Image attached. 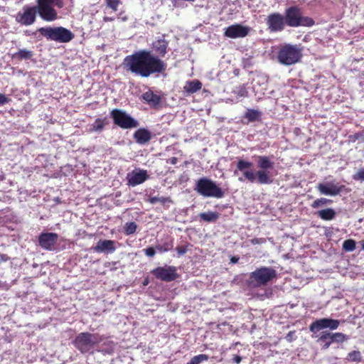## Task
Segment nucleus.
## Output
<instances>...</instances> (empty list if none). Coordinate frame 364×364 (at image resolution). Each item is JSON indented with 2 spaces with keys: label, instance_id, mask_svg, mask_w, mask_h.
<instances>
[{
  "label": "nucleus",
  "instance_id": "nucleus-1",
  "mask_svg": "<svg viewBox=\"0 0 364 364\" xmlns=\"http://www.w3.org/2000/svg\"><path fill=\"white\" fill-rule=\"evenodd\" d=\"M122 66L125 70L141 77L162 74L167 68L165 61L145 49L126 56L122 62Z\"/></svg>",
  "mask_w": 364,
  "mask_h": 364
},
{
  "label": "nucleus",
  "instance_id": "nucleus-2",
  "mask_svg": "<svg viewBox=\"0 0 364 364\" xmlns=\"http://www.w3.org/2000/svg\"><path fill=\"white\" fill-rule=\"evenodd\" d=\"M104 336L99 333L81 332L78 333L72 343L82 354H93L95 348L103 341Z\"/></svg>",
  "mask_w": 364,
  "mask_h": 364
},
{
  "label": "nucleus",
  "instance_id": "nucleus-3",
  "mask_svg": "<svg viewBox=\"0 0 364 364\" xmlns=\"http://www.w3.org/2000/svg\"><path fill=\"white\" fill-rule=\"evenodd\" d=\"M284 19L287 26L296 28L299 26L310 27L314 25L312 18L303 16L301 8L297 6H291L285 9Z\"/></svg>",
  "mask_w": 364,
  "mask_h": 364
},
{
  "label": "nucleus",
  "instance_id": "nucleus-4",
  "mask_svg": "<svg viewBox=\"0 0 364 364\" xmlns=\"http://www.w3.org/2000/svg\"><path fill=\"white\" fill-rule=\"evenodd\" d=\"M194 190L198 194L206 198H221L225 196L222 188L215 182L206 177L200 178L197 181Z\"/></svg>",
  "mask_w": 364,
  "mask_h": 364
},
{
  "label": "nucleus",
  "instance_id": "nucleus-5",
  "mask_svg": "<svg viewBox=\"0 0 364 364\" xmlns=\"http://www.w3.org/2000/svg\"><path fill=\"white\" fill-rule=\"evenodd\" d=\"M38 32L48 40L60 43H68L72 41L75 35L68 29L60 27H42Z\"/></svg>",
  "mask_w": 364,
  "mask_h": 364
},
{
  "label": "nucleus",
  "instance_id": "nucleus-6",
  "mask_svg": "<svg viewBox=\"0 0 364 364\" xmlns=\"http://www.w3.org/2000/svg\"><path fill=\"white\" fill-rule=\"evenodd\" d=\"M276 277L277 272L275 269L272 267H262L250 273L249 285L252 287L264 286Z\"/></svg>",
  "mask_w": 364,
  "mask_h": 364
},
{
  "label": "nucleus",
  "instance_id": "nucleus-7",
  "mask_svg": "<svg viewBox=\"0 0 364 364\" xmlns=\"http://www.w3.org/2000/svg\"><path fill=\"white\" fill-rule=\"evenodd\" d=\"M257 166L259 169L256 171L257 182L259 184H271L273 179L269 170L273 168L274 162L271 161L269 156H258Z\"/></svg>",
  "mask_w": 364,
  "mask_h": 364
},
{
  "label": "nucleus",
  "instance_id": "nucleus-8",
  "mask_svg": "<svg viewBox=\"0 0 364 364\" xmlns=\"http://www.w3.org/2000/svg\"><path fill=\"white\" fill-rule=\"evenodd\" d=\"M302 57L301 50L296 46L285 45L278 51L277 59L284 65H291L296 63Z\"/></svg>",
  "mask_w": 364,
  "mask_h": 364
},
{
  "label": "nucleus",
  "instance_id": "nucleus-9",
  "mask_svg": "<svg viewBox=\"0 0 364 364\" xmlns=\"http://www.w3.org/2000/svg\"><path fill=\"white\" fill-rule=\"evenodd\" d=\"M110 117L114 124L122 129H131L136 128L139 125L136 119L123 109H113L110 112Z\"/></svg>",
  "mask_w": 364,
  "mask_h": 364
},
{
  "label": "nucleus",
  "instance_id": "nucleus-10",
  "mask_svg": "<svg viewBox=\"0 0 364 364\" xmlns=\"http://www.w3.org/2000/svg\"><path fill=\"white\" fill-rule=\"evenodd\" d=\"M253 166L252 162L239 159L237 161L236 169L234 171V174L236 175L237 171L242 173L243 177H240V181H248L250 183L257 181V173L252 169Z\"/></svg>",
  "mask_w": 364,
  "mask_h": 364
},
{
  "label": "nucleus",
  "instance_id": "nucleus-11",
  "mask_svg": "<svg viewBox=\"0 0 364 364\" xmlns=\"http://www.w3.org/2000/svg\"><path fill=\"white\" fill-rule=\"evenodd\" d=\"M151 273L157 279L163 282H171L175 281L179 277L177 273V269L175 266L158 267L153 270Z\"/></svg>",
  "mask_w": 364,
  "mask_h": 364
},
{
  "label": "nucleus",
  "instance_id": "nucleus-12",
  "mask_svg": "<svg viewBox=\"0 0 364 364\" xmlns=\"http://www.w3.org/2000/svg\"><path fill=\"white\" fill-rule=\"evenodd\" d=\"M266 24L270 32H281L287 26L284 16L274 12L269 14L266 18Z\"/></svg>",
  "mask_w": 364,
  "mask_h": 364
},
{
  "label": "nucleus",
  "instance_id": "nucleus-13",
  "mask_svg": "<svg viewBox=\"0 0 364 364\" xmlns=\"http://www.w3.org/2000/svg\"><path fill=\"white\" fill-rule=\"evenodd\" d=\"M340 325V321L329 318H323L317 319L312 322L309 326V330L316 333L323 329L329 328L330 330H336Z\"/></svg>",
  "mask_w": 364,
  "mask_h": 364
},
{
  "label": "nucleus",
  "instance_id": "nucleus-14",
  "mask_svg": "<svg viewBox=\"0 0 364 364\" xmlns=\"http://www.w3.org/2000/svg\"><path fill=\"white\" fill-rule=\"evenodd\" d=\"M36 9L35 6H25L22 11H19L16 15V21L24 26H30L36 21Z\"/></svg>",
  "mask_w": 364,
  "mask_h": 364
},
{
  "label": "nucleus",
  "instance_id": "nucleus-15",
  "mask_svg": "<svg viewBox=\"0 0 364 364\" xmlns=\"http://www.w3.org/2000/svg\"><path fill=\"white\" fill-rule=\"evenodd\" d=\"M348 336L343 333H331L323 331L318 341L324 342L322 349H328L333 343H343L347 341Z\"/></svg>",
  "mask_w": 364,
  "mask_h": 364
},
{
  "label": "nucleus",
  "instance_id": "nucleus-16",
  "mask_svg": "<svg viewBox=\"0 0 364 364\" xmlns=\"http://www.w3.org/2000/svg\"><path fill=\"white\" fill-rule=\"evenodd\" d=\"M317 190L321 194L326 196H337L341 192H348L346 186L340 185L338 183L328 182L326 183H320L316 186Z\"/></svg>",
  "mask_w": 364,
  "mask_h": 364
},
{
  "label": "nucleus",
  "instance_id": "nucleus-17",
  "mask_svg": "<svg viewBox=\"0 0 364 364\" xmlns=\"http://www.w3.org/2000/svg\"><path fill=\"white\" fill-rule=\"evenodd\" d=\"M250 31V27L235 23L225 28L224 36L230 38H245L249 34Z\"/></svg>",
  "mask_w": 364,
  "mask_h": 364
},
{
  "label": "nucleus",
  "instance_id": "nucleus-18",
  "mask_svg": "<svg viewBox=\"0 0 364 364\" xmlns=\"http://www.w3.org/2000/svg\"><path fill=\"white\" fill-rule=\"evenodd\" d=\"M58 240V235L55 232H42L38 236V244L46 250H53Z\"/></svg>",
  "mask_w": 364,
  "mask_h": 364
},
{
  "label": "nucleus",
  "instance_id": "nucleus-19",
  "mask_svg": "<svg viewBox=\"0 0 364 364\" xmlns=\"http://www.w3.org/2000/svg\"><path fill=\"white\" fill-rule=\"evenodd\" d=\"M142 100L154 109L162 108V97L155 94L152 90H149L141 95Z\"/></svg>",
  "mask_w": 364,
  "mask_h": 364
},
{
  "label": "nucleus",
  "instance_id": "nucleus-20",
  "mask_svg": "<svg viewBox=\"0 0 364 364\" xmlns=\"http://www.w3.org/2000/svg\"><path fill=\"white\" fill-rule=\"evenodd\" d=\"M127 178L128 185L136 186L146 181L149 178V175L146 170L139 169L128 173Z\"/></svg>",
  "mask_w": 364,
  "mask_h": 364
},
{
  "label": "nucleus",
  "instance_id": "nucleus-21",
  "mask_svg": "<svg viewBox=\"0 0 364 364\" xmlns=\"http://www.w3.org/2000/svg\"><path fill=\"white\" fill-rule=\"evenodd\" d=\"M133 137L137 144L144 145L151 139V133L146 128H139L134 133Z\"/></svg>",
  "mask_w": 364,
  "mask_h": 364
},
{
  "label": "nucleus",
  "instance_id": "nucleus-22",
  "mask_svg": "<svg viewBox=\"0 0 364 364\" xmlns=\"http://www.w3.org/2000/svg\"><path fill=\"white\" fill-rule=\"evenodd\" d=\"M114 243L111 240H100L92 249L96 252H112L116 249Z\"/></svg>",
  "mask_w": 364,
  "mask_h": 364
},
{
  "label": "nucleus",
  "instance_id": "nucleus-23",
  "mask_svg": "<svg viewBox=\"0 0 364 364\" xmlns=\"http://www.w3.org/2000/svg\"><path fill=\"white\" fill-rule=\"evenodd\" d=\"M168 43L165 39H158L153 42L152 48L156 53V56L164 57L167 53Z\"/></svg>",
  "mask_w": 364,
  "mask_h": 364
},
{
  "label": "nucleus",
  "instance_id": "nucleus-24",
  "mask_svg": "<svg viewBox=\"0 0 364 364\" xmlns=\"http://www.w3.org/2000/svg\"><path fill=\"white\" fill-rule=\"evenodd\" d=\"M202 82L198 80H191L186 82L183 86V92L186 96L191 95L199 91L202 88Z\"/></svg>",
  "mask_w": 364,
  "mask_h": 364
},
{
  "label": "nucleus",
  "instance_id": "nucleus-25",
  "mask_svg": "<svg viewBox=\"0 0 364 364\" xmlns=\"http://www.w3.org/2000/svg\"><path fill=\"white\" fill-rule=\"evenodd\" d=\"M109 124L107 117L104 118H97L93 124L90 125V132H101L104 130L105 127Z\"/></svg>",
  "mask_w": 364,
  "mask_h": 364
},
{
  "label": "nucleus",
  "instance_id": "nucleus-26",
  "mask_svg": "<svg viewBox=\"0 0 364 364\" xmlns=\"http://www.w3.org/2000/svg\"><path fill=\"white\" fill-rule=\"evenodd\" d=\"M200 220L207 223H215L220 218V213L218 212L208 211L206 213H201L198 215Z\"/></svg>",
  "mask_w": 364,
  "mask_h": 364
},
{
  "label": "nucleus",
  "instance_id": "nucleus-27",
  "mask_svg": "<svg viewBox=\"0 0 364 364\" xmlns=\"http://www.w3.org/2000/svg\"><path fill=\"white\" fill-rule=\"evenodd\" d=\"M262 112L259 110L254 109H247L245 113L244 117L248 120L249 122L260 121Z\"/></svg>",
  "mask_w": 364,
  "mask_h": 364
},
{
  "label": "nucleus",
  "instance_id": "nucleus-28",
  "mask_svg": "<svg viewBox=\"0 0 364 364\" xmlns=\"http://www.w3.org/2000/svg\"><path fill=\"white\" fill-rule=\"evenodd\" d=\"M33 55V51L26 49H20L18 52L12 55V58L21 61L23 60H29Z\"/></svg>",
  "mask_w": 364,
  "mask_h": 364
},
{
  "label": "nucleus",
  "instance_id": "nucleus-29",
  "mask_svg": "<svg viewBox=\"0 0 364 364\" xmlns=\"http://www.w3.org/2000/svg\"><path fill=\"white\" fill-rule=\"evenodd\" d=\"M318 215L323 220H331L335 218L336 213L333 209L326 208L319 210Z\"/></svg>",
  "mask_w": 364,
  "mask_h": 364
},
{
  "label": "nucleus",
  "instance_id": "nucleus-30",
  "mask_svg": "<svg viewBox=\"0 0 364 364\" xmlns=\"http://www.w3.org/2000/svg\"><path fill=\"white\" fill-rule=\"evenodd\" d=\"M137 224L135 222L126 223L123 227L124 233L126 235H130L134 234L137 229Z\"/></svg>",
  "mask_w": 364,
  "mask_h": 364
},
{
  "label": "nucleus",
  "instance_id": "nucleus-31",
  "mask_svg": "<svg viewBox=\"0 0 364 364\" xmlns=\"http://www.w3.org/2000/svg\"><path fill=\"white\" fill-rule=\"evenodd\" d=\"M343 249L346 251V252H353V250H355V247H356V242L353 239H348V240H346L343 242V246H342Z\"/></svg>",
  "mask_w": 364,
  "mask_h": 364
},
{
  "label": "nucleus",
  "instance_id": "nucleus-32",
  "mask_svg": "<svg viewBox=\"0 0 364 364\" xmlns=\"http://www.w3.org/2000/svg\"><path fill=\"white\" fill-rule=\"evenodd\" d=\"M149 202L151 204H154L156 203H161L162 204H166V203H172L171 199L169 197H150L149 198Z\"/></svg>",
  "mask_w": 364,
  "mask_h": 364
},
{
  "label": "nucleus",
  "instance_id": "nucleus-33",
  "mask_svg": "<svg viewBox=\"0 0 364 364\" xmlns=\"http://www.w3.org/2000/svg\"><path fill=\"white\" fill-rule=\"evenodd\" d=\"M332 202H333L332 200L327 199V198H318V199L315 200L312 203L311 206L313 208L316 209V208H319V207H321L322 205L331 203Z\"/></svg>",
  "mask_w": 364,
  "mask_h": 364
},
{
  "label": "nucleus",
  "instance_id": "nucleus-34",
  "mask_svg": "<svg viewBox=\"0 0 364 364\" xmlns=\"http://www.w3.org/2000/svg\"><path fill=\"white\" fill-rule=\"evenodd\" d=\"M208 355L205 354H200L193 357L186 364H199L203 361L208 360Z\"/></svg>",
  "mask_w": 364,
  "mask_h": 364
},
{
  "label": "nucleus",
  "instance_id": "nucleus-35",
  "mask_svg": "<svg viewBox=\"0 0 364 364\" xmlns=\"http://www.w3.org/2000/svg\"><path fill=\"white\" fill-rule=\"evenodd\" d=\"M233 92L239 97H247L248 95V92L244 85L237 87Z\"/></svg>",
  "mask_w": 364,
  "mask_h": 364
},
{
  "label": "nucleus",
  "instance_id": "nucleus-36",
  "mask_svg": "<svg viewBox=\"0 0 364 364\" xmlns=\"http://www.w3.org/2000/svg\"><path fill=\"white\" fill-rule=\"evenodd\" d=\"M348 360L351 362H360L361 360V354L359 350H353L348 354Z\"/></svg>",
  "mask_w": 364,
  "mask_h": 364
},
{
  "label": "nucleus",
  "instance_id": "nucleus-37",
  "mask_svg": "<svg viewBox=\"0 0 364 364\" xmlns=\"http://www.w3.org/2000/svg\"><path fill=\"white\" fill-rule=\"evenodd\" d=\"M121 4V0H105L107 7L111 9L113 11H117Z\"/></svg>",
  "mask_w": 364,
  "mask_h": 364
},
{
  "label": "nucleus",
  "instance_id": "nucleus-38",
  "mask_svg": "<svg viewBox=\"0 0 364 364\" xmlns=\"http://www.w3.org/2000/svg\"><path fill=\"white\" fill-rule=\"evenodd\" d=\"M173 241L166 242L163 245H158L156 249L159 252H168L173 248Z\"/></svg>",
  "mask_w": 364,
  "mask_h": 364
},
{
  "label": "nucleus",
  "instance_id": "nucleus-39",
  "mask_svg": "<svg viewBox=\"0 0 364 364\" xmlns=\"http://www.w3.org/2000/svg\"><path fill=\"white\" fill-rule=\"evenodd\" d=\"M353 178L355 181H364V168L359 169L358 171L353 176Z\"/></svg>",
  "mask_w": 364,
  "mask_h": 364
},
{
  "label": "nucleus",
  "instance_id": "nucleus-40",
  "mask_svg": "<svg viewBox=\"0 0 364 364\" xmlns=\"http://www.w3.org/2000/svg\"><path fill=\"white\" fill-rule=\"evenodd\" d=\"M11 100V98L7 97L6 95L0 93V106L9 103Z\"/></svg>",
  "mask_w": 364,
  "mask_h": 364
},
{
  "label": "nucleus",
  "instance_id": "nucleus-41",
  "mask_svg": "<svg viewBox=\"0 0 364 364\" xmlns=\"http://www.w3.org/2000/svg\"><path fill=\"white\" fill-rule=\"evenodd\" d=\"M143 251L144 252L145 255L149 257H154L156 254V250L153 247H149L146 249H144Z\"/></svg>",
  "mask_w": 364,
  "mask_h": 364
},
{
  "label": "nucleus",
  "instance_id": "nucleus-42",
  "mask_svg": "<svg viewBox=\"0 0 364 364\" xmlns=\"http://www.w3.org/2000/svg\"><path fill=\"white\" fill-rule=\"evenodd\" d=\"M265 239L264 238H257V237H255V238H252V240H250V243L252 245H259V244H262L264 242H265Z\"/></svg>",
  "mask_w": 364,
  "mask_h": 364
},
{
  "label": "nucleus",
  "instance_id": "nucleus-43",
  "mask_svg": "<svg viewBox=\"0 0 364 364\" xmlns=\"http://www.w3.org/2000/svg\"><path fill=\"white\" fill-rule=\"evenodd\" d=\"M176 250L178 254L180 255H183L186 254V252L188 251L187 247L183 246V245L178 246Z\"/></svg>",
  "mask_w": 364,
  "mask_h": 364
},
{
  "label": "nucleus",
  "instance_id": "nucleus-44",
  "mask_svg": "<svg viewBox=\"0 0 364 364\" xmlns=\"http://www.w3.org/2000/svg\"><path fill=\"white\" fill-rule=\"evenodd\" d=\"M168 162L170 163L171 164L175 165L178 162V158L175 156L171 157L168 159Z\"/></svg>",
  "mask_w": 364,
  "mask_h": 364
},
{
  "label": "nucleus",
  "instance_id": "nucleus-45",
  "mask_svg": "<svg viewBox=\"0 0 364 364\" xmlns=\"http://www.w3.org/2000/svg\"><path fill=\"white\" fill-rule=\"evenodd\" d=\"M233 361L236 363L237 364H239L242 361V358L240 355H235L233 358Z\"/></svg>",
  "mask_w": 364,
  "mask_h": 364
},
{
  "label": "nucleus",
  "instance_id": "nucleus-46",
  "mask_svg": "<svg viewBox=\"0 0 364 364\" xmlns=\"http://www.w3.org/2000/svg\"><path fill=\"white\" fill-rule=\"evenodd\" d=\"M238 260H239V257H232L230 259V262L232 263H237L238 262Z\"/></svg>",
  "mask_w": 364,
  "mask_h": 364
},
{
  "label": "nucleus",
  "instance_id": "nucleus-47",
  "mask_svg": "<svg viewBox=\"0 0 364 364\" xmlns=\"http://www.w3.org/2000/svg\"><path fill=\"white\" fill-rule=\"evenodd\" d=\"M107 345H108V346H110V347H111V348H112V349H111V352H112V351H113V347H114V342H113V341H109V342L107 343Z\"/></svg>",
  "mask_w": 364,
  "mask_h": 364
},
{
  "label": "nucleus",
  "instance_id": "nucleus-48",
  "mask_svg": "<svg viewBox=\"0 0 364 364\" xmlns=\"http://www.w3.org/2000/svg\"><path fill=\"white\" fill-rule=\"evenodd\" d=\"M114 19L112 18H110V17H107V16H105L104 17V21H112Z\"/></svg>",
  "mask_w": 364,
  "mask_h": 364
},
{
  "label": "nucleus",
  "instance_id": "nucleus-49",
  "mask_svg": "<svg viewBox=\"0 0 364 364\" xmlns=\"http://www.w3.org/2000/svg\"><path fill=\"white\" fill-rule=\"evenodd\" d=\"M360 243L361 245L362 249L364 250V240H361Z\"/></svg>",
  "mask_w": 364,
  "mask_h": 364
},
{
  "label": "nucleus",
  "instance_id": "nucleus-50",
  "mask_svg": "<svg viewBox=\"0 0 364 364\" xmlns=\"http://www.w3.org/2000/svg\"><path fill=\"white\" fill-rule=\"evenodd\" d=\"M148 284H149V280H148V279H146L144 281L143 284H144V285H147Z\"/></svg>",
  "mask_w": 364,
  "mask_h": 364
}]
</instances>
